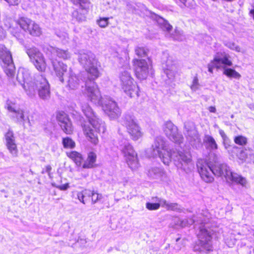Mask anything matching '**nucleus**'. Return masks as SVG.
Returning <instances> with one entry per match:
<instances>
[{
    "label": "nucleus",
    "instance_id": "obj_25",
    "mask_svg": "<svg viewBox=\"0 0 254 254\" xmlns=\"http://www.w3.org/2000/svg\"><path fill=\"white\" fill-rule=\"evenodd\" d=\"M164 73L170 79L174 78L177 72V67L175 63H173L171 58L167 60L165 66L164 67Z\"/></svg>",
    "mask_w": 254,
    "mask_h": 254
},
{
    "label": "nucleus",
    "instance_id": "obj_38",
    "mask_svg": "<svg viewBox=\"0 0 254 254\" xmlns=\"http://www.w3.org/2000/svg\"><path fill=\"white\" fill-rule=\"evenodd\" d=\"M62 143L65 148L72 149L75 146V142L69 137L63 138Z\"/></svg>",
    "mask_w": 254,
    "mask_h": 254
},
{
    "label": "nucleus",
    "instance_id": "obj_59",
    "mask_svg": "<svg viewBox=\"0 0 254 254\" xmlns=\"http://www.w3.org/2000/svg\"><path fill=\"white\" fill-rule=\"evenodd\" d=\"M181 0L182 2V3H185L186 1V0Z\"/></svg>",
    "mask_w": 254,
    "mask_h": 254
},
{
    "label": "nucleus",
    "instance_id": "obj_30",
    "mask_svg": "<svg viewBox=\"0 0 254 254\" xmlns=\"http://www.w3.org/2000/svg\"><path fill=\"white\" fill-rule=\"evenodd\" d=\"M17 79L21 83H27L32 81L30 74L28 70L21 69L19 70L17 76Z\"/></svg>",
    "mask_w": 254,
    "mask_h": 254
},
{
    "label": "nucleus",
    "instance_id": "obj_6",
    "mask_svg": "<svg viewBox=\"0 0 254 254\" xmlns=\"http://www.w3.org/2000/svg\"><path fill=\"white\" fill-rule=\"evenodd\" d=\"M120 85L124 92L129 97H138L139 89L130 73L127 70L121 71L119 75Z\"/></svg>",
    "mask_w": 254,
    "mask_h": 254
},
{
    "label": "nucleus",
    "instance_id": "obj_7",
    "mask_svg": "<svg viewBox=\"0 0 254 254\" xmlns=\"http://www.w3.org/2000/svg\"><path fill=\"white\" fill-rule=\"evenodd\" d=\"M16 25L24 32L34 37H39L42 34V29L35 21L27 17H21L15 21Z\"/></svg>",
    "mask_w": 254,
    "mask_h": 254
},
{
    "label": "nucleus",
    "instance_id": "obj_39",
    "mask_svg": "<svg viewBox=\"0 0 254 254\" xmlns=\"http://www.w3.org/2000/svg\"><path fill=\"white\" fill-rule=\"evenodd\" d=\"M234 142L241 146H245L248 143V138L243 135L236 136L234 138Z\"/></svg>",
    "mask_w": 254,
    "mask_h": 254
},
{
    "label": "nucleus",
    "instance_id": "obj_50",
    "mask_svg": "<svg viewBox=\"0 0 254 254\" xmlns=\"http://www.w3.org/2000/svg\"><path fill=\"white\" fill-rule=\"evenodd\" d=\"M77 197L78 199L81 202H82L83 204H85V202L84 201V198H85V197L84 196L82 190L77 192Z\"/></svg>",
    "mask_w": 254,
    "mask_h": 254
},
{
    "label": "nucleus",
    "instance_id": "obj_8",
    "mask_svg": "<svg viewBox=\"0 0 254 254\" xmlns=\"http://www.w3.org/2000/svg\"><path fill=\"white\" fill-rule=\"evenodd\" d=\"M123 125L127 127L132 139L138 140L142 136L143 133L133 116L129 114L125 115L123 117Z\"/></svg>",
    "mask_w": 254,
    "mask_h": 254
},
{
    "label": "nucleus",
    "instance_id": "obj_29",
    "mask_svg": "<svg viewBox=\"0 0 254 254\" xmlns=\"http://www.w3.org/2000/svg\"><path fill=\"white\" fill-rule=\"evenodd\" d=\"M97 155L93 152H90L86 159L84 161L82 167L84 169H90L94 167L96 161Z\"/></svg>",
    "mask_w": 254,
    "mask_h": 254
},
{
    "label": "nucleus",
    "instance_id": "obj_21",
    "mask_svg": "<svg viewBox=\"0 0 254 254\" xmlns=\"http://www.w3.org/2000/svg\"><path fill=\"white\" fill-rule=\"evenodd\" d=\"M57 120L62 130L66 134H71L73 127L67 115L64 112H60L57 115Z\"/></svg>",
    "mask_w": 254,
    "mask_h": 254
},
{
    "label": "nucleus",
    "instance_id": "obj_45",
    "mask_svg": "<svg viewBox=\"0 0 254 254\" xmlns=\"http://www.w3.org/2000/svg\"><path fill=\"white\" fill-rule=\"evenodd\" d=\"M225 45L228 48L232 50H235L236 52H240L241 51V48L239 46L237 45L234 42L232 41L226 42L225 43Z\"/></svg>",
    "mask_w": 254,
    "mask_h": 254
},
{
    "label": "nucleus",
    "instance_id": "obj_32",
    "mask_svg": "<svg viewBox=\"0 0 254 254\" xmlns=\"http://www.w3.org/2000/svg\"><path fill=\"white\" fill-rule=\"evenodd\" d=\"M66 154V155L74 162L77 167L81 166L83 158L80 153L75 151H71L67 152Z\"/></svg>",
    "mask_w": 254,
    "mask_h": 254
},
{
    "label": "nucleus",
    "instance_id": "obj_11",
    "mask_svg": "<svg viewBox=\"0 0 254 254\" xmlns=\"http://www.w3.org/2000/svg\"><path fill=\"white\" fill-rule=\"evenodd\" d=\"M7 109L12 114L11 117L15 122L22 124L24 127L26 126V124L31 126L28 112L23 109L17 108L14 104L11 102L7 103Z\"/></svg>",
    "mask_w": 254,
    "mask_h": 254
},
{
    "label": "nucleus",
    "instance_id": "obj_41",
    "mask_svg": "<svg viewBox=\"0 0 254 254\" xmlns=\"http://www.w3.org/2000/svg\"><path fill=\"white\" fill-rule=\"evenodd\" d=\"M148 50L143 47L137 46L135 49V54L139 57H145L147 56Z\"/></svg>",
    "mask_w": 254,
    "mask_h": 254
},
{
    "label": "nucleus",
    "instance_id": "obj_44",
    "mask_svg": "<svg viewBox=\"0 0 254 254\" xmlns=\"http://www.w3.org/2000/svg\"><path fill=\"white\" fill-rule=\"evenodd\" d=\"M103 198V195L101 193H98L97 191L93 190V194L91 196V200L92 204H95L100 201Z\"/></svg>",
    "mask_w": 254,
    "mask_h": 254
},
{
    "label": "nucleus",
    "instance_id": "obj_49",
    "mask_svg": "<svg viewBox=\"0 0 254 254\" xmlns=\"http://www.w3.org/2000/svg\"><path fill=\"white\" fill-rule=\"evenodd\" d=\"M57 188L60 189L62 190H65L68 189L69 187V184L68 183H66L63 185H53Z\"/></svg>",
    "mask_w": 254,
    "mask_h": 254
},
{
    "label": "nucleus",
    "instance_id": "obj_18",
    "mask_svg": "<svg viewBox=\"0 0 254 254\" xmlns=\"http://www.w3.org/2000/svg\"><path fill=\"white\" fill-rule=\"evenodd\" d=\"M184 133L187 139L192 144L200 142V138L192 122H187L184 124Z\"/></svg>",
    "mask_w": 254,
    "mask_h": 254
},
{
    "label": "nucleus",
    "instance_id": "obj_16",
    "mask_svg": "<svg viewBox=\"0 0 254 254\" xmlns=\"http://www.w3.org/2000/svg\"><path fill=\"white\" fill-rule=\"evenodd\" d=\"M163 130L166 135L172 141L177 144L183 142V135L178 132L177 127L171 122L168 121L164 124Z\"/></svg>",
    "mask_w": 254,
    "mask_h": 254
},
{
    "label": "nucleus",
    "instance_id": "obj_17",
    "mask_svg": "<svg viewBox=\"0 0 254 254\" xmlns=\"http://www.w3.org/2000/svg\"><path fill=\"white\" fill-rule=\"evenodd\" d=\"M37 85H38V94L43 100H48L50 97V85L45 77L39 75L37 77Z\"/></svg>",
    "mask_w": 254,
    "mask_h": 254
},
{
    "label": "nucleus",
    "instance_id": "obj_48",
    "mask_svg": "<svg viewBox=\"0 0 254 254\" xmlns=\"http://www.w3.org/2000/svg\"><path fill=\"white\" fill-rule=\"evenodd\" d=\"M160 203L147 202L146 203V208L149 210H158L161 206Z\"/></svg>",
    "mask_w": 254,
    "mask_h": 254
},
{
    "label": "nucleus",
    "instance_id": "obj_27",
    "mask_svg": "<svg viewBox=\"0 0 254 254\" xmlns=\"http://www.w3.org/2000/svg\"><path fill=\"white\" fill-rule=\"evenodd\" d=\"M37 78L34 81H31L27 83H21L23 88L26 94L29 97H33L36 94V91L38 89V85H37Z\"/></svg>",
    "mask_w": 254,
    "mask_h": 254
},
{
    "label": "nucleus",
    "instance_id": "obj_3",
    "mask_svg": "<svg viewBox=\"0 0 254 254\" xmlns=\"http://www.w3.org/2000/svg\"><path fill=\"white\" fill-rule=\"evenodd\" d=\"M83 94L94 104L101 106L105 114L112 119L119 118L121 114L120 109L114 101L102 98L95 82L86 83Z\"/></svg>",
    "mask_w": 254,
    "mask_h": 254
},
{
    "label": "nucleus",
    "instance_id": "obj_58",
    "mask_svg": "<svg viewBox=\"0 0 254 254\" xmlns=\"http://www.w3.org/2000/svg\"><path fill=\"white\" fill-rule=\"evenodd\" d=\"M208 110L211 113H215L216 111V108L215 107L213 106H210L208 108Z\"/></svg>",
    "mask_w": 254,
    "mask_h": 254
},
{
    "label": "nucleus",
    "instance_id": "obj_31",
    "mask_svg": "<svg viewBox=\"0 0 254 254\" xmlns=\"http://www.w3.org/2000/svg\"><path fill=\"white\" fill-rule=\"evenodd\" d=\"M232 148L234 150H238L236 156L242 163L245 162L248 157V151H252V149L249 147L239 148L236 146H234Z\"/></svg>",
    "mask_w": 254,
    "mask_h": 254
},
{
    "label": "nucleus",
    "instance_id": "obj_28",
    "mask_svg": "<svg viewBox=\"0 0 254 254\" xmlns=\"http://www.w3.org/2000/svg\"><path fill=\"white\" fill-rule=\"evenodd\" d=\"M229 179L227 180L228 183H234L236 184L240 185L243 187H246L248 184L247 179L242 176L233 172L231 176H230Z\"/></svg>",
    "mask_w": 254,
    "mask_h": 254
},
{
    "label": "nucleus",
    "instance_id": "obj_40",
    "mask_svg": "<svg viewBox=\"0 0 254 254\" xmlns=\"http://www.w3.org/2000/svg\"><path fill=\"white\" fill-rule=\"evenodd\" d=\"M237 238H235L234 234H231L230 235L226 237L225 242L226 244L230 248L233 247L236 244Z\"/></svg>",
    "mask_w": 254,
    "mask_h": 254
},
{
    "label": "nucleus",
    "instance_id": "obj_2",
    "mask_svg": "<svg viewBox=\"0 0 254 254\" xmlns=\"http://www.w3.org/2000/svg\"><path fill=\"white\" fill-rule=\"evenodd\" d=\"M152 155L153 157L158 156L165 165H168L173 160L175 165L181 169L184 165L191 162V155L186 151H175L168 150L167 143L162 137H157L152 145Z\"/></svg>",
    "mask_w": 254,
    "mask_h": 254
},
{
    "label": "nucleus",
    "instance_id": "obj_14",
    "mask_svg": "<svg viewBox=\"0 0 254 254\" xmlns=\"http://www.w3.org/2000/svg\"><path fill=\"white\" fill-rule=\"evenodd\" d=\"M26 53L30 61L35 67L40 71H43L46 67V64L43 54L36 48L32 47L27 49Z\"/></svg>",
    "mask_w": 254,
    "mask_h": 254
},
{
    "label": "nucleus",
    "instance_id": "obj_34",
    "mask_svg": "<svg viewBox=\"0 0 254 254\" xmlns=\"http://www.w3.org/2000/svg\"><path fill=\"white\" fill-rule=\"evenodd\" d=\"M162 207L165 208L167 210L176 211L177 212H182L183 210L181 205L177 203H172L166 201H162Z\"/></svg>",
    "mask_w": 254,
    "mask_h": 254
},
{
    "label": "nucleus",
    "instance_id": "obj_37",
    "mask_svg": "<svg viewBox=\"0 0 254 254\" xmlns=\"http://www.w3.org/2000/svg\"><path fill=\"white\" fill-rule=\"evenodd\" d=\"M157 22L163 30L169 32L172 28V26L166 20L161 17L158 18Z\"/></svg>",
    "mask_w": 254,
    "mask_h": 254
},
{
    "label": "nucleus",
    "instance_id": "obj_26",
    "mask_svg": "<svg viewBox=\"0 0 254 254\" xmlns=\"http://www.w3.org/2000/svg\"><path fill=\"white\" fill-rule=\"evenodd\" d=\"M68 74L66 87L70 90H76L79 86L80 80L72 71H70Z\"/></svg>",
    "mask_w": 254,
    "mask_h": 254
},
{
    "label": "nucleus",
    "instance_id": "obj_47",
    "mask_svg": "<svg viewBox=\"0 0 254 254\" xmlns=\"http://www.w3.org/2000/svg\"><path fill=\"white\" fill-rule=\"evenodd\" d=\"M173 38L179 41H183L184 39V36L182 31L179 30H175V33L173 34Z\"/></svg>",
    "mask_w": 254,
    "mask_h": 254
},
{
    "label": "nucleus",
    "instance_id": "obj_33",
    "mask_svg": "<svg viewBox=\"0 0 254 254\" xmlns=\"http://www.w3.org/2000/svg\"><path fill=\"white\" fill-rule=\"evenodd\" d=\"M227 65H223V74L230 78L239 79L241 78V74L235 69L227 67Z\"/></svg>",
    "mask_w": 254,
    "mask_h": 254
},
{
    "label": "nucleus",
    "instance_id": "obj_52",
    "mask_svg": "<svg viewBox=\"0 0 254 254\" xmlns=\"http://www.w3.org/2000/svg\"><path fill=\"white\" fill-rule=\"evenodd\" d=\"M151 200L154 202H156V203L161 204V207H162V205H163L162 201H166V200L156 196V197H152Z\"/></svg>",
    "mask_w": 254,
    "mask_h": 254
},
{
    "label": "nucleus",
    "instance_id": "obj_42",
    "mask_svg": "<svg viewBox=\"0 0 254 254\" xmlns=\"http://www.w3.org/2000/svg\"><path fill=\"white\" fill-rule=\"evenodd\" d=\"M200 87V85L199 83L198 77L196 75L193 78L191 84L190 86V88L192 91L195 92L199 90Z\"/></svg>",
    "mask_w": 254,
    "mask_h": 254
},
{
    "label": "nucleus",
    "instance_id": "obj_13",
    "mask_svg": "<svg viewBox=\"0 0 254 254\" xmlns=\"http://www.w3.org/2000/svg\"><path fill=\"white\" fill-rule=\"evenodd\" d=\"M196 165L198 172L201 179L204 182L211 183L214 181L213 165L207 162L205 160L201 159L198 160Z\"/></svg>",
    "mask_w": 254,
    "mask_h": 254
},
{
    "label": "nucleus",
    "instance_id": "obj_60",
    "mask_svg": "<svg viewBox=\"0 0 254 254\" xmlns=\"http://www.w3.org/2000/svg\"><path fill=\"white\" fill-rule=\"evenodd\" d=\"M231 117L232 118H234V115H231Z\"/></svg>",
    "mask_w": 254,
    "mask_h": 254
},
{
    "label": "nucleus",
    "instance_id": "obj_23",
    "mask_svg": "<svg viewBox=\"0 0 254 254\" xmlns=\"http://www.w3.org/2000/svg\"><path fill=\"white\" fill-rule=\"evenodd\" d=\"M46 54L49 59L52 58L53 60H54L56 56L64 60L68 59L71 56L70 54L67 50H62L52 46L47 48Z\"/></svg>",
    "mask_w": 254,
    "mask_h": 254
},
{
    "label": "nucleus",
    "instance_id": "obj_43",
    "mask_svg": "<svg viewBox=\"0 0 254 254\" xmlns=\"http://www.w3.org/2000/svg\"><path fill=\"white\" fill-rule=\"evenodd\" d=\"M57 35L60 38L63 43L66 44L68 42L69 37L67 33L64 32H59L57 33Z\"/></svg>",
    "mask_w": 254,
    "mask_h": 254
},
{
    "label": "nucleus",
    "instance_id": "obj_10",
    "mask_svg": "<svg viewBox=\"0 0 254 254\" xmlns=\"http://www.w3.org/2000/svg\"><path fill=\"white\" fill-rule=\"evenodd\" d=\"M121 151L129 168L132 170L137 169L139 167V164L137 154L132 146L128 142H126L122 145Z\"/></svg>",
    "mask_w": 254,
    "mask_h": 254
},
{
    "label": "nucleus",
    "instance_id": "obj_35",
    "mask_svg": "<svg viewBox=\"0 0 254 254\" xmlns=\"http://www.w3.org/2000/svg\"><path fill=\"white\" fill-rule=\"evenodd\" d=\"M165 174L164 171L157 167H152L148 170L147 175L152 179H158Z\"/></svg>",
    "mask_w": 254,
    "mask_h": 254
},
{
    "label": "nucleus",
    "instance_id": "obj_15",
    "mask_svg": "<svg viewBox=\"0 0 254 254\" xmlns=\"http://www.w3.org/2000/svg\"><path fill=\"white\" fill-rule=\"evenodd\" d=\"M151 62L149 58L147 60H133L135 74L138 79L143 80L147 78L151 66Z\"/></svg>",
    "mask_w": 254,
    "mask_h": 254
},
{
    "label": "nucleus",
    "instance_id": "obj_56",
    "mask_svg": "<svg viewBox=\"0 0 254 254\" xmlns=\"http://www.w3.org/2000/svg\"><path fill=\"white\" fill-rule=\"evenodd\" d=\"M230 142V140L229 141H223V145L224 146V147L226 149H228L230 147V145H229V143Z\"/></svg>",
    "mask_w": 254,
    "mask_h": 254
},
{
    "label": "nucleus",
    "instance_id": "obj_12",
    "mask_svg": "<svg viewBox=\"0 0 254 254\" xmlns=\"http://www.w3.org/2000/svg\"><path fill=\"white\" fill-rule=\"evenodd\" d=\"M230 56L225 52H218L214 56V58L207 64L208 70L211 73H213V69L216 68L217 69L220 68H222V66L227 65L231 66L232 65V62L230 60Z\"/></svg>",
    "mask_w": 254,
    "mask_h": 254
},
{
    "label": "nucleus",
    "instance_id": "obj_51",
    "mask_svg": "<svg viewBox=\"0 0 254 254\" xmlns=\"http://www.w3.org/2000/svg\"><path fill=\"white\" fill-rule=\"evenodd\" d=\"M84 196L85 197H90L92 196L93 190L91 191L89 190L85 189L82 190Z\"/></svg>",
    "mask_w": 254,
    "mask_h": 254
},
{
    "label": "nucleus",
    "instance_id": "obj_46",
    "mask_svg": "<svg viewBox=\"0 0 254 254\" xmlns=\"http://www.w3.org/2000/svg\"><path fill=\"white\" fill-rule=\"evenodd\" d=\"M109 19L107 17H100L97 20V23L100 27L105 28L109 24Z\"/></svg>",
    "mask_w": 254,
    "mask_h": 254
},
{
    "label": "nucleus",
    "instance_id": "obj_9",
    "mask_svg": "<svg viewBox=\"0 0 254 254\" xmlns=\"http://www.w3.org/2000/svg\"><path fill=\"white\" fill-rule=\"evenodd\" d=\"M0 59L6 75L12 77L15 74V66L10 52L3 45H0Z\"/></svg>",
    "mask_w": 254,
    "mask_h": 254
},
{
    "label": "nucleus",
    "instance_id": "obj_57",
    "mask_svg": "<svg viewBox=\"0 0 254 254\" xmlns=\"http://www.w3.org/2000/svg\"><path fill=\"white\" fill-rule=\"evenodd\" d=\"M5 36V32L3 29L0 27V39L2 38Z\"/></svg>",
    "mask_w": 254,
    "mask_h": 254
},
{
    "label": "nucleus",
    "instance_id": "obj_54",
    "mask_svg": "<svg viewBox=\"0 0 254 254\" xmlns=\"http://www.w3.org/2000/svg\"><path fill=\"white\" fill-rule=\"evenodd\" d=\"M52 170V167L50 165H48L45 167V170L42 171V173H47L48 174L49 177H51V171Z\"/></svg>",
    "mask_w": 254,
    "mask_h": 254
},
{
    "label": "nucleus",
    "instance_id": "obj_24",
    "mask_svg": "<svg viewBox=\"0 0 254 254\" xmlns=\"http://www.w3.org/2000/svg\"><path fill=\"white\" fill-rule=\"evenodd\" d=\"M50 60L51 61L56 74L59 77L60 81L63 82L64 81L63 76L64 73L67 71V65L63 63L58 62L57 60L52 59V58L50 59Z\"/></svg>",
    "mask_w": 254,
    "mask_h": 254
},
{
    "label": "nucleus",
    "instance_id": "obj_5",
    "mask_svg": "<svg viewBox=\"0 0 254 254\" xmlns=\"http://www.w3.org/2000/svg\"><path fill=\"white\" fill-rule=\"evenodd\" d=\"M78 59L88 73L89 80L86 81L85 85L87 82H94L93 80L100 75L101 68L100 64L95 55L90 51L82 50L78 53Z\"/></svg>",
    "mask_w": 254,
    "mask_h": 254
},
{
    "label": "nucleus",
    "instance_id": "obj_1",
    "mask_svg": "<svg viewBox=\"0 0 254 254\" xmlns=\"http://www.w3.org/2000/svg\"><path fill=\"white\" fill-rule=\"evenodd\" d=\"M198 219H190L189 220L178 219L177 225L182 227L191 225L196 222V224H200L199 231L197 234L198 240L194 246V250L197 252H209L212 251V235L213 231L207 226L211 218V215L207 210H203L199 214Z\"/></svg>",
    "mask_w": 254,
    "mask_h": 254
},
{
    "label": "nucleus",
    "instance_id": "obj_55",
    "mask_svg": "<svg viewBox=\"0 0 254 254\" xmlns=\"http://www.w3.org/2000/svg\"><path fill=\"white\" fill-rule=\"evenodd\" d=\"M9 30L10 32L15 37L17 36V30H16L13 26H9Z\"/></svg>",
    "mask_w": 254,
    "mask_h": 254
},
{
    "label": "nucleus",
    "instance_id": "obj_20",
    "mask_svg": "<svg viewBox=\"0 0 254 254\" xmlns=\"http://www.w3.org/2000/svg\"><path fill=\"white\" fill-rule=\"evenodd\" d=\"M72 2L74 5H79L80 9L83 11V14L79 15L77 11H74L73 13V16L75 17L78 21H83L85 20V15L86 14L90 8L91 3L89 0H71Z\"/></svg>",
    "mask_w": 254,
    "mask_h": 254
},
{
    "label": "nucleus",
    "instance_id": "obj_19",
    "mask_svg": "<svg viewBox=\"0 0 254 254\" xmlns=\"http://www.w3.org/2000/svg\"><path fill=\"white\" fill-rule=\"evenodd\" d=\"M6 148L12 157L18 156V150L16 143L15 137L12 130L9 129L4 135Z\"/></svg>",
    "mask_w": 254,
    "mask_h": 254
},
{
    "label": "nucleus",
    "instance_id": "obj_4",
    "mask_svg": "<svg viewBox=\"0 0 254 254\" xmlns=\"http://www.w3.org/2000/svg\"><path fill=\"white\" fill-rule=\"evenodd\" d=\"M81 110L88 119L89 124L94 128L93 130L89 125L85 124L82 125L84 133L89 141L96 145L99 141L96 132L99 133L105 132V123L96 116L92 108L87 103L82 104Z\"/></svg>",
    "mask_w": 254,
    "mask_h": 254
},
{
    "label": "nucleus",
    "instance_id": "obj_22",
    "mask_svg": "<svg viewBox=\"0 0 254 254\" xmlns=\"http://www.w3.org/2000/svg\"><path fill=\"white\" fill-rule=\"evenodd\" d=\"M214 175L218 177H224L226 181L229 179L230 176L233 174L230 167L225 163H216L213 165Z\"/></svg>",
    "mask_w": 254,
    "mask_h": 254
},
{
    "label": "nucleus",
    "instance_id": "obj_53",
    "mask_svg": "<svg viewBox=\"0 0 254 254\" xmlns=\"http://www.w3.org/2000/svg\"><path fill=\"white\" fill-rule=\"evenodd\" d=\"M219 134L221 135V137L222 138L223 141H226L229 140V139L228 138V137L225 134V132L223 130L220 129L219 130Z\"/></svg>",
    "mask_w": 254,
    "mask_h": 254
},
{
    "label": "nucleus",
    "instance_id": "obj_36",
    "mask_svg": "<svg viewBox=\"0 0 254 254\" xmlns=\"http://www.w3.org/2000/svg\"><path fill=\"white\" fill-rule=\"evenodd\" d=\"M203 141L209 149L213 150L218 149V145L212 136L205 135Z\"/></svg>",
    "mask_w": 254,
    "mask_h": 254
}]
</instances>
